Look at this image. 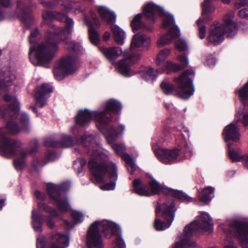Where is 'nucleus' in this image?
<instances>
[{
	"mask_svg": "<svg viewBox=\"0 0 248 248\" xmlns=\"http://www.w3.org/2000/svg\"><path fill=\"white\" fill-rule=\"evenodd\" d=\"M215 189L212 186H207L204 188L199 196V201L204 204H207L210 202L212 200V198L210 197V194L214 192Z\"/></svg>",
	"mask_w": 248,
	"mask_h": 248,
	"instance_id": "33",
	"label": "nucleus"
},
{
	"mask_svg": "<svg viewBox=\"0 0 248 248\" xmlns=\"http://www.w3.org/2000/svg\"><path fill=\"white\" fill-rule=\"evenodd\" d=\"M225 248H237V247L233 245L228 246Z\"/></svg>",
	"mask_w": 248,
	"mask_h": 248,
	"instance_id": "62",
	"label": "nucleus"
},
{
	"mask_svg": "<svg viewBox=\"0 0 248 248\" xmlns=\"http://www.w3.org/2000/svg\"><path fill=\"white\" fill-rule=\"evenodd\" d=\"M98 11L103 21L110 24L115 22L116 18L115 13L106 7L99 6L98 8Z\"/></svg>",
	"mask_w": 248,
	"mask_h": 248,
	"instance_id": "25",
	"label": "nucleus"
},
{
	"mask_svg": "<svg viewBox=\"0 0 248 248\" xmlns=\"http://www.w3.org/2000/svg\"><path fill=\"white\" fill-rule=\"evenodd\" d=\"M31 149L28 151L22 150L19 153V156L21 159L26 157L29 154H32L37 152L38 148V142L36 140H33L30 142Z\"/></svg>",
	"mask_w": 248,
	"mask_h": 248,
	"instance_id": "39",
	"label": "nucleus"
},
{
	"mask_svg": "<svg viewBox=\"0 0 248 248\" xmlns=\"http://www.w3.org/2000/svg\"><path fill=\"white\" fill-rule=\"evenodd\" d=\"M39 2L47 8L55 7L60 0H39ZM62 6L65 8H61L60 11H44L42 17L44 23L49 25V22L53 19L60 21H64L66 27L64 29L50 24L49 31L46 33L45 42L31 46L29 57L31 63L35 65L47 67V64L53 60L58 50L59 40H63L66 49L79 52L82 47L78 43H76L71 40L70 34L72 31L74 21L67 16V13L72 11L75 14L81 12L78 4L71 0H62Z\"/></svg>",
	"mask_w": 248,
	"mask_h": 248,
	"instance_id": "1",
	"label": "nucleus"
},
{
	"mask_svg": "<svg viewBox=\"0 0 248 248\" xmlns=\"http://www.w3.org/2000/svg\"><path fill=\"white\" fill-rule=\"evenodd\" d=\"M123 158L126 163L128 170L131 174H133L136 169L135 160L128 154L124 155Z\"/></svg>",
	"mask_w": 248,
	"mask_h": 248,
	"instance_id": "37",
	"label": "nucleus"
},
{
	"mask_svg": "<svg viewBox=\"0 0 248 248\" xmlns=\"http://www.w3.org/2000/svg\"><path fill=\"white\" fill-rule=\"evenodd\" d=\"M227 225L229 226V231L233 232L241 247L248 248V222L233 220L225 225H221V229L226 233L225 227Z\"/></svg>",
	"mask_w": 248,
	"mask_h": 248,
	"instance_id": "13",
	"label": "nucleus"
},
{
	"mask_svg": "<svg viewBox=\"0 0 248 248\" xmlns=\"http://www.w3.org/2000/svg\"><path fill=\"white\" fill-rule=\"evenodd\" d=\"M91 17L92 19L94 20V24L96 26H98L100 25V23L99 21L96 18V16L95 14L91 13Z\"/></svg>",
	"mask_w": 248,
	"mask_h": 248,
	"instance_id": "57",
	"label": "nucleus"
},
{
	"mask_svg": "<svg viewBox=\"0 0 248 248\" xmlns=\"http://www.w3.org/2000/svg\"><path fill=\"white\" fill-rule=\"evenodd\" d=\"M234 12H229L224 17V23L212 25L209 29L208 36L209 43L214 45H217L221 43L224 38V33H227V37L232 38L237 31L236 26L232 19Z\"/></svg>",
	"mask_w": 248,
	"mask_h": 248,
	"instance_id": "9",
	"label": "nucleus"
},
{
	"mask_svg": "<svg viewBox=\"0 0 248 248\" xmlns=\"http://www.w3.org/2000/svg\"><path fill=\"white\" fill-rule=\"evenodd\" d=\"M239 99L245 106H248V81L236 92Z\"/></svg>",
	"mask_w": 248,
	"mask_h": 248,
	"instance_id": "32",
	"label": "nucleus"
},
{
	"mask_svg": "<svg viewBox=\"0 0 248 248\" xmlns=\"http://www.w3.org/2000/svg\"><path fill=\"white\" fill-rule=\"evenodd\" d=\"M150 189L146 186L141 185L140 179H135L133 182V191L137 194L142 196H150L159 193L162 190L160 185L155 180L149 182Z\"/></svg>",
	"mask_w": 248,
	"mask_h": 248,
	"instance_id": "15",
	"label": "nucleus"
},
{
	"mask_svg": "<svg viewBox=\"0 0 248 248\" xmlns=\"http://www.w3.org/2000/svg\"><path fill=\"white\" fill-rule=\"evenodd\" d=\"M37 206L39 210L44 211L50 215V217L46 220V223L48 227L50 229L53 228L55 223L51 217H58V212L55 209L43 202H38Z\"/></svg>",
	"mask_w": 248,
	"mask_h": 248,
	"instance_id": "24",
	"label": "nucleus"
},
{
	"mask_svg": "<svg viewBox=\"0 0 248 248\" xmlns=\"http://www.w3.org/2000/svg\"><path fill=\"white\" fill-rule=\"evenodd\" d=\"M143 13L147 18L153 21L155 20L158 16H162L163 20L162 28L169 29V32L161 36L158 40V46L168 45L180 36V30L175 24L174 17L169 13H165L163 8L153 3H149L144 7Z\"/></svg>",
	"mask_w": 248,
	"mask_h": 248,
	"instance_id": "5",
	"label": "nucleus"
},
{
	"mask_svg": "<svg viewBox=\"0 0 248 248\" xmlns=\"http://www.w3.org/2000/svg\"><path fill=\"white\" fill-rule=\"evenodd\" d=\"M72 216L76 223L82 221L84 218V216L82 213L77 211H73Z\"/></svg>",
	"mask_w": 248,
	"mask_h": 248,
	"instance_id": "44",
	"label": "nucleus"
},
{
	"mask_svg": "<svg viewBox=\"0 0 248 248\" xmlns=\"http://www.w3.org/2000/svg\"><path fill=\"white\" fill-rule=\"evenodd\" d=\"M100 232L107 236L112 234L118 237L113 243V248H125V244L122 237L120 227L108 220L96 221L90 226L87 235V245L88 248H103V242Z\"/></svg>",
	"mask_w": 248,
	"mask_h": 248,
	"instance_id": "3",
	"label": "nucleus"
},
{
	"mask_svg": "<svg viewBox=\"0 0 248 248\" xmlns=\"http://www.w3.org/2000/svg\"><path fill=\"white\" fill-rule=\"evenodd\" d=\"M157 158L164 163H172L177 161L179 150L177 149H167L160 148L157 144L152 146Z\"/></svg>",
	"mask_w": 248,
	"mask_h": 248,
	"instance_id": "17",
	"label": "nucleus"
},
{
	"mask_svg": "<svg viewBox=\"0 0 248 248\" xmlns=\"http://www.w3.org/2000/svg\"><path fill=\"white\" fill-rule=\"evenodd\" d=\"M1 4L5 7H7L11 5V0H0Z\"/></svg>",
	"mask_w": 248,
	"mask_h": 248,
	"instance_id": "54",
	"label": "nucleus"
},
{
	"mask_svg": "<svg viewBox=\"0 0 248 248\" xmlns=\"http://www.w3.org/2000/svg\"><path fill=\"white\" fill-rule=\"evenodd\" d=\"M17 7L21 11L22 14L19 18L23 22H25L26 18L30 17V6L26 5L24 2L21 0H18L17 1Z\"/></svg>",
	"mask_w": 248,
	"mask_h": 248,
	"instance_id": "31",
	"label": "nucleus"
},
{
	"mask_svg": "<svg viewBox=\"0 0 248 248\" xmlns=\"http://www.w3.org/2000/svg\"><path fill=\"white\" fill-rule=\"evenodd\" d=\"M159 73H160V72L158 70H156L155 72L153 68L152 67L146 68L141 72L142 76L147 80H153Z\"/></svg>",
	"mask_w": 248,
	"mask_h": 248,
	"instance_id": "36",
	"label": "nucleus"
},
{
	"mask_svg": "<svg viewBox=\"0 0 248 248\" xmlns=\"http://www.w3.org/2000/svg\"><path fill=\"white\" fill-rule=\"evenodd\" d=\"M165 192L167 195L176 198L180 200H184L189 198L187 195L181 191L169 188L166 190Z\"/></svg>",
	"mask_w": 248,
	"mask_h": 248,
	"instance_id": "38",
	"label": "nucleus"
},
{
	"mask_svg": "<svg viewBox=\"0 0 248 248\" xmlns=\"http://www.w3.org/2000/svg\"><path fill=\"white\" fill-rule=\"evenodd\" d=\"M141 14H138L134 17L131 21V25L134 31H137L138 30L143 28V24L141 21Z\"/></svg>",
	"mask_w": 248,
	"mask_h": 248,
	"instance_id": "40",
	"label": "nucleus"
},
{
	"mask_svg": "<svg viewBox=\"0 0 248 248\" xmlns=\"http://www.w3.org/2000/svg\"><path fill=\"white\" fill-rule=\"evenodd\" d=\"M211 232L213 230L212 218L208 213L203 212L198 219L186 226L184 235L181 239L177 241L173 248H189L196 246V242L191 241L189 237L193 235L198 230Z\"/></svg>",
	"mask_w": 248,
	"mask_h": 248,
	"instance_id": "7",
	"label": "nucleus"
},
{
	"mask_svg": "<svg viewBox=\"0 0 248 248\" xmlns=\"http://www.w3.org/2000/svg\"><path fill=\"white\" fill-rule=\"evenodd\" d=\"M4 205V201L3 200H0V209H1Z\"/></svg>",
	"mask_w": 248,
	"mask_h": 248,
	"instance_id": "61",
	"label": "nucleus"
},
{
	"mask_svg": "<svg viewBox=\"0 0 248 248\" xmlns=\"http://www.w3.org/2000/svg\"><path fill=\"white\" fill-rule=\"evenodd\" d=\"M202 16L197 22L199 26V35L201 39L205 37L206 29L204 23L211 19L210 14L214 10V7L211 5V0H204L202 3Z\"/></svg>",
	"mask_w": 248,
	"mask_h": 248,
	"instance_id": "16",
	"label": "nucleus"
},
{
	"mask_svg": "<svg viewBox=\"0 0 248 248\" xmlns=\"http://www.w3.org/2000/svg\"><path fill=\"white\" fill-rule=\"evenodd\" d=\"M39 31L37 29L33 30L30 34V35L29 37V40L31 44L34 43L35 41L36 38L39 35Z\"/></svg>",
	"mask_w": 248,
	"mask_h": 248,
	"instance_id": "50",
	"label": "nucleus"
},
{
	"mask_svg": "<svg viewBox=\"0 0 248 248\" xmlns=\"http://www.w3.org/2000/svg\"><path fill=\"white\" fill-rule=\"evenodd\" d=\"M231 0H221L223 3H228L230 2Z\"/></svg>",
	"mask_w": 248,
	"mask_h": 248,
	"instance_id": "64",
	"label": "nucleus"
},
{
	"mask_svg": "<svg viewBox=\"0 0 248 248\" xmlns=\"http://www.w3.org/2000/svg\"><path fill=\"white\" fill-rule=\"evenodd\" d=\"M122 108V106L119 102L110 99L97 111H90L88 109L79 110L76 118V124L81 126L89 123L93 118L100 124H108L112 118V112L118 113Z\"/></svg>",
	"mask_w": 248,
	"mask_h": 248,
	"instance_id": "6",
	"label": "nucleus"
},
{
	"mask_svg": "<svg viewBox=\"0 0 248 248\" xmlns=\"http://www.w3.org/2000/svg\"><path fill=\"white\" fill-rule=\"evenodd\" d=\"M46 245V241L45 236L38 237L36 240L37 248H45Z\"/></svg>",
	"mask_w": 248,
	"mask_h": 248,
	"instance_id": "48",
	"label": "nucleus"
},
{
	"mask_svg": "<svg viewBox=\"0 0 248 248\" xmlns=\"http://www.w3.org/2000/svg\"><path fill=\"white\" fill-rule=\"evenodd\" d=\"M86 161L83 158L78 159L74 161L73 167L78 176H82L84 173V167Z\"/></svg>",
	"mask_w": 248,
	"mask_h": 248,
	"instance_id": "35",
	"label": "nucleus"
},
{
	"mask_svg": "<svg viewBox=\"0 0 248 248\" xmlns=\"http://www.w3.org/2000/svg\"><path fill=\"white\" fill-rule=\"evenodd\" d=\"M84 22L87 25L90 27L89 29V35L91 42L94 45H97L100 41L98 33L93 28L90 22L88 21L86 17H84Z\"/></svg>",
	"mask_w": 248,
	"mask_h": 248,
	"instance_id": "34",
	"label": "nucleus"
},
{
	"mask_svg": "<svg viewBox=\"0 0 248 248\" xmlns=\"http://www.w3.org/2000/svg\"><path fill=\"white\" fill-rule=\"evenodd\" d=\"M78 66V61L77 58L66 56L58 62L57 66L53 70L54 75L57 79L62 80L66 75L75 72Z\"/></svg>",
	"mask_w": 248,
	"mask_h": 248,
	"instance_id": "14",
	"label": "nucleus"
},
{
	"mask_svg": "<svg viewBox=\"0 0 248 248\" xmlns=\"http://www.w3.org/2000/svg\"><path fill=\"white\" fill-rule=\"evenodd\" d=\"M161 87L166 94H170L174 90V87L170 82L166 81L162 82Z\"/></svg>",
	"mask_w": 248,
	"mask_h": 248,
	"instance_id": "43",
	"label": "nucleus"
},
{
	"mask_svg": "<svg viewBox=\"0 0 248 248\" xmlns=\"http://www.w3.org/2000/svg\"><path fill=\"white\" fill-rule=\"evenodd\" d=\"M194 74L193 70H187L175 79L178 86L175 93L179 97L187 99L194 93L195 89L192 80Z\"/></svg>",
	"mask_w": 248,
	"mask_h": 248,
	"instance_id": "11",
	"label": "nucleus"
},
{
	"mask_svg": "<svg viewBox=\"0 0 248 248\" xmlns=\"http://www.w3.org/2000/svg\"><path fill=\"white\" fill-rule=\"evenodd\" d=\"M235 6L236 8H240L242 6H248V0H237Z\"/></svg>",
	"mask_w": 248,
	"mask_h": 248,
	"instance_id": "51",
	"label": "nucleus"
},
{
	"mask_svg": "<svg viewBox=\"0 0 248 248\" xmlns=\"http://www.w3.org/2000/svg\"><path fill=\"white\" fill-rule=\"evenodd\" d=\"M4 99L6 102H10L9 105L10 115L12 113L18 112L19 109V103L16 97L5 94L4 96Z\"/></svg>",
	"mask_w": 248,
	"mask_h": 248,
	"instance_id": "30",
	"label": "nucleus"
},
{
	"mask_svg": "<svg viewBox=\"0 0 248 248\" xmlns=\"http://www.w3.org/2000/svg\"><path fill=\"white\" fill-rule=\"evenodd\" d=\"M114 39L118 45H123L125 39L124 31L117 25H113L111 27Z\"/></svg>",
	"mask_w": 248,
	"mask_h": 248,
	"instance_id": "29",
	"label": "nucleus"
},
{
	"mask_svg": "<svg viewBox=\"0 0 248 248\" xmlns=\"http://www.w3.org/2000/svg\"><path fill=\"white\" fill-rule=\"evenodd\" d=\"M175 46L176 48L180 51H185L187 48L186 42L181 39L178 40L175 42Z\"/></svg>",
	"mask_w": 248,
	"mask_h": 248,
	"instance_id": "45",
	"label": "nucleus"
},
{
	"mask_svg": "<svg viewBox=\"0 0 248 248\" xmlns=\"http://www.w3.org/2000/svg\"><path fill=\"white\" fill-rule=\"evenodd\" d=\"M52 92V87L51 85L46 83L42 84L35 94L37 106L42 108L46 105V98L50 96Z\"/></svg>",
	"mask_w": 248,
	"mask_h": 248,
	"instance_id": "20",
	"label": "nucleus"
},
{
	"mask_svg": "<svg viewBox=\"0 0 248 248\" xmlns=\"http://www.w3.org/2000/svg\"><path fill=\"white\" fill-rule=\"evenodd\" d=\"M19 119L20 127L15 122L9 121L5 127L0 128V155L5 157L8 158L14 155L22 145L20 141L8 138L6 136L17 134L21 130L27 132L30 130L28 114L22 113Z\"/></svg>",
	"mask_w": 248,
	"mask_h": 248,
	"instance_id": "4",
	"label": "nucleus"
},
{
	"mask_svg": "<svg viewBox=\"0 0 248 248\" xmlns=\"http://www.w3.org/2000/svg\"><path fill=\"white\" fill-rule=\"evenodd\" d=\"M223 134L226 142H228L230 140L237 142L240 139V135L236 123H231L226 126L224 129Z\"/></svg>",
	"mask_w": 248,
	"mask_h": 248,
	"instance_id": "23",
	"label": "nucleus"
},
{
	"mask_svg": "<svg viewBox=\"0 0 248 248\" xmlns=\"http://www.w3.org/2000/svg\"><path fill=\"white\" fill-rule=\"evenodd\" d=\"M35 196L39 200H44L45 199V195L43 193H41L40 191L36 190L35 191Z\"/></svg>",
	"mask_w": 248,
	"mask_h": 248,
	"instance_id": "53",
	"label": "nucleus"
},
{
	"mask_svg": "<svg viewBox=\"0 0 248 248\" xmlns=\"http://www.w3.org/2000/svg\"><path fill=\"white\" fill-rule=\"evenodd\" d=\"M120 127L121 128L122 133H123V132L124 130V125L121 124V125H120Z\"/></svg>",
	"mask_w": 248,
	"mask_h": 248,
	"instance_id": "63",
	"label": "nucleus"
},
{
	"mask_svg": "<svg viewBox=\"0 0 248 248\" xmlns=\"http://www.w3.org/2000/svg\"><path fill=\"white\" fill-rule=\"evenodd\" d=\"M150 43L149 37L142 34H135L132 40L130 49L142 50L147 49Z\"/></svg>",
	"mask_w": 248,
	"mask_h": 248,
	"instance_id": "21",
	"label": "nucleus"
},
{
	"mask_svg": "<svg viewBox=\"0 0 248 248\" xmlns=\"http://www.w3.org/2000/svg\"><path fill=\"white\" fill-rule=\"evenodd\" d=\"M76 142V140L70 136L62 134L61 141H57L51 138H48L45 140L44 144L46 147H68L73 146Z\"/></svg>",
	"mask_w": 248,
	"mask_h": 248,
	"instance_id": "22",
	"label": "nucleus"
},
{
	"mask_svg": "<svg viewBox=\"0 0 248 248\" xmlns=\"http://www.w3.org/2000/svg\"><path fill=\"white\" fill-rule=\"evenodd\" d=\"M177 59L179 61L183 66H186L188 64V59L187 56L180 55L177 56Z\"/></svg>",
	"mask_w": 248,
	"mask_h": 248,
	"instance_id": "49",
	"label": "nucleus"
},
{
	"mask_svg": "<svg viewBox=\"0 0 248 248\" xmlns=\"http://www.w3.org/2000/svg\"><path fill=\"white\" fill-rule=\"evenodd\" d=\"M43 219L41 215L37 213L35 209L32 210L31 215V225L34 231L40 232L42 231Z\"/></svg>",
	"mask_w": 248,
	"mask_h": 248,
	"instance_id": "28",
	"label": "nucleus"
},
{
	"mask_svg": "<svg viewBox=\"0 0 248 248\" xmlns=\"http://www.w3.org/2000/svg\"><path fill=\"white\" fill-rule=\"evenodd\" d=\"M170 53V50L168 48H165L160 50L156 58V64L158 66L162 65L165 67V69L171 71H177L180 70L182 68L181 65L170 61L164 62L165 59L169 56Z\"/></svg>",
	"mask_w": 248,
	"mask_h": 248,
	"instance_id": "18",
	"label": "nucleus"
},
{
	"mask_svg": "<svg viewBox=\"0 0 248 248\" xmlns=\"http://www.w3.org/2000/svg\"><path fill=\"white\" fill-rule=\"evenodd\" d=\"M100 50L104 56L112 64H116V60L119 56L122 55L124 59L117 64L119 72L126 77L133 75L130 69V63H133L139 59V56L132 55L127 51H123L120 47H102Z\"/></svg>",
	"mask_w": 248,
	"mask_h": 248,
	"instance_id": "8",
	"label": "nucleus"
},
{
	"mask_svg": "<svg viewBox=\"0 0 248 248\" xmlns=\"http://www.w3.org/2000/svg\"><path fill=\"white\" fill-rule=\"evenodd\" d=\"M228 151L230 159L233 162L242 161L244 155H242V151L239 148H235L232 144H228Z\"/></svg>",
	"mask_w": 248,
	"mask_h": 248,
	"instance_id": "27",
	"label": "nucleus"
},
{
	"mask_svg": "<svg viewBox=\"0 0 248 248\" xmlns=\"http://www.w3.org/2000/svg\"><path fill=\"white\" fill-rule=\"evenodd\" d=\"M51 243L48 248H65L69 245V237L67 234L53 232L50 234Z\"/></svg>",
	"mask_w": 248,
	"mask_h": 248,
	"instance_id": "19",
	"label": "nucleus"
},
{
	"mask_svg": "<svg viewBox=\"0 0 248 248\" xmlns=\"http://www.w3.org/2000/svg\"><path fill=\"white\" fill-rule=\"evenodd\" d=\"M80 141L83 146L87 148L86 152L91 157L89 161V167L95 181L98 183L103 182L106 172H108L110 182L101 186V189L103 190H113L115 188L116 181L118 178L116 165L112 162L105 164L99 163L96 160L107 161L108 157L99 149L93 135H85L81 137Z\"/></svg>",
	"mask_w": 248,
	"mask_h": 248,
	"instance_id": "2",
	"label": "nucleus"
},
{
	"mask_svg": "<svg viewBox=\"0 0 248 248\" xmlns=\"http://www.w3.org/2000/svg\"><path fill=\"white\" fill-rule=\"evenodd\" d=\"M98 129L105 135L109 144H111L118 135L116 129L112 126H106L105 127L104 126H100L98 127Z\"/></svg>",
	"mask_w": 248,
	"mask_h": 248,
	"instance_id": "26",
	"label": "nucleus"
},
{
	"mask_svg": "<svg viewBox=\"0 0 248 248\" xmlns=\"http://www.w3.org/2000/svg\"><path fill=\"white\" fill-rule=\"evenodd\" d=\"M14 165L16 170H21L24 167L25 162L23 159H16L14 161Z\"/></svg>",
	"mask_w": 248,
	"mask_h": 248,
	"instance_id": "47",
	"label": "nucleus"
},
{
	"mask_svg": "<svg viewBox=\"0 0 248 248\" xmlns=\"http://www.w3.org/2000/svg\"><path fill=\"white\" fill-rule=\"evenodd\" d=\"M112 148L118 155H121L124 153L125 148L124 146L119 144H113L112 145Z\"/></svg>",
	"mask_w": 248,
	"mask_h": 248,
	"instance_id": "46",
	"label": "nucleus"
},
{
	"mask_svg": "<svg viewBox=\"0 0 248 248\" xmlns=\"http://www.w3.org/2000/svg\"><path fill=\"white\" fill-rule=\"evenodd\" d=\"M175 203L172 200L167 201L163 204L158 205L156 209V213L162 212L163 217L167 221L165 223L159 219H155L154 223L155 229L159 231H162L168 228L171 225L175 217Z\"/></svg>",
	"mask_w": 248,
	"mask_h": 248,
	"instance_id": "12",
	"label": "nucleus"
},
{
	"mask_svg": "<svg viewBox=\"0 0 248 248\" xmlns=\"http://www.w3.org/2000/svg\"><path fill=\"white\" fill-rule=\"evenodd\" d=\"M6 15L5 12L0 7V21L4 20L6 18Z\"/></svg>",
	"mask_w": 248,
	"mask_h": 248,
	"instance_id": "56",
	"label": "nucleus"
},
{
	"mask_svg": "<svg viewBox=\"0 0 248 248\" xmlns=\"http://www.w3.org/2000/svg\"><path fill=\"white\" fill-rule=\"evenodd\" d=\"M64 222L65 224L67 225V226L69 228H72L74 227V226L75 225V224L74 223L70 222L66 220H64Z\"/></svg>",
	"mask_w": 248,
	"mask_h": 248,
	"instance_id": "59",
	"label": "nucleus"
},
{
	"mask_svg": "<svg viewBox=\"0 0 248 248\" xmlns=\"http://www.w3.org/2000/svg\"><path fill=\"white\" fill-rule=\"evenodd\" d=\"M239 16L242 18H248V9H242L238 12Z\"/></svg>",
	"mask_w": 248,
	"mask_h": 248,
	"instance_id": "52",
	"label": "nucleus"
},
{
	"mask_svg": "<svg viewBox=\"0 0 248 248\" xmlns=\"http://www.w3.org/2000/svg\"><path fill=\"white\" fill-rule=\"evenodd\" d=\"M110 33L108 32H105L103 35V39L104 41H107L110 38Z\"/></svg>",
	"mask_w": 248,
	"mask_h": 248,
	"instance_id": "60",
	"label": "nucleus"
},
{
	"mask_svg": "<svg viewBox=\"0 0 248 248\" xmlns=\"http://www.w3.org/2000/svg\"><path fill=\"white\" fill-rule=\"evenodd\" d=\"M236 118L237 121L241 120L244 126L248 128V112L244 113L243 109H240L236 113Z\"/></svg>",
	"mask_w": 248,
	"mask_h": 248,
	"instance_id": "41",
	"label": "nucleus"
},
{
	"mask_svg": "<svg viewBox=\"0 0 248 248\" xmlns=\"http://www.w3.org/2000/svg\"><path fill=\"white\" fill-rule=\"evenodd\" d=\"M15 79L16 77L14 74L6 77L3 80L0 81V90H5L8 87L10 86L12 82Z\"/></svg>",
	"mask_w": 248,
	"mask_h": 248,
	"instance_id": "42",
	"label": "nucleus"
},
{
	"mask_svg": "<svg viewBox=\"0 0 248 248\" xmlns=\"http://www.w3.org/2000/svg\"><path fill=\"white\" fill-rule=\"evenodd\" d=\"M70 187V183L65 182L60 185H52L48 186L47 192L50 198L53 201L60 212H65L70 208V205L63 193Z\"/></svg>",
	"mask_w": 248,
	"mask_h": 248,
	"instance_id": "10",
	"label": "nucleus"
},
{
	"mask_svg": "<svg viewBox=\"0 0 248 248\" xmlns=\"http://www.w3.org/2000/svg\"><path fill=\"white\" fill-rule=\"evenodd\" d=\"M242 162L244 166L247 169H248V154L244 155Z\"/></svg>",
	"mask_w": 248,
	"mask_h": 248,
	"instance_id": "55",
	"label": "nucleus"
},
{
	"mask_svg": "<svg viewBox=\"0 0 248 248\" xmlns=\"http://www.w3.org/2000/svg\"><path fill=\"white\" fill-rule=\"evenodd\" d=\"M207 62L209 65H212L215 63L216 60L214 58H212L211 59H208Z\"/></svg>",
	"mask_w": 248,
	"mask_h": 248,
	"instance_id": "58",
	"label": "nucleus"
}]
</instances>
